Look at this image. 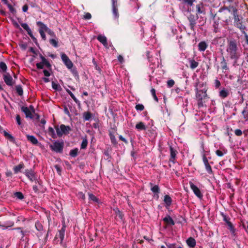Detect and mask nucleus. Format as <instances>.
<instances>
[{
  "label": "nucleus",
  "instance_id": "nucleus-10",
  "mask_svg": "<svg viewBox=\"0 0 248 248\" xmlns=\"http://www.w3.org/2000/svg\"><path fill=\"white\" fill-rule=\"evenodd\" d=\"M203 162L206 171L208 173L212 174L213 172L212 168L208 162L207 157L204 155L203 156Z\"/></svg>",
  "mask_w": 248,
  "mask_h": 248
},
{
  "label": "nucleus",
  "instance_id": "nucleus-55",
  "mask_svg": "<svg viewBox=\"0 0 248 248\" xmlns=\"http://www.w3.org/2000/svg\"><path fill=\"white\" fill-rule=\"evenodd\" d=\"M28 6L27 5H24L22 7L23 11L24 12H26L28 11Z\"/></svg>",
  "mask_w": 248,
  "mask_h": 248
},
{
  "label": "nucleus",
  "instance_id": "nucleus-56",
  "mask_svg": "<svg viewBox=\"0 0 248 248\" xmlns=\"http://www.w3.org/2000/svg\"><path fill=\"white\" fill-rule=\"evenodd\" d=\"M66 92L70 95L72 98L75 96L74 94L70 90H66Z\"/></svg>",
  "mask_w": 248,
  "mask_h": 248
},
{
  "label": "nucleus",
  "instance_id": "nucleus-17",
  "mask_svg": "<svg viewBox=\"0 0 248 248\" xmlns=\"http://www.w3.org/2000/svg\"><path fill=\"white\" fill-rule=\"evenodd\" d=\"M37 25L39 28V31H47L48 28L46 27V25H45L44 24H43L41 22H38L37 23Z\"/></svg>",
  "mask_w": 248,
  "mask_h": 248
},
{
  "label": "nucleus",
  "instance_id": "nucleus-59",
  "mask_svg": "<svg viewBox=\"0 0 248 248\" xmlns=\"http://www.w3.org/2000/svg\"><path fill=\"white\" fill-rule=\"evenodd\" d=\"M151 94L153 96L156 95L155 94V90L154 89H152L151 90Z\"/></svg>",
  "mask_w": 248,
  "mask_h": 248
},
{
  "label": "nucleus",
  "instance_id": "nucleus-30",
  "mask_svg": "<svg viewBox=\"0 0 248 248\" xmlns=\"http://www.w3.org/2000/svg\"><path fill=\"white\" fill-rule=\"evenodd\" d=\"M49 42L50 44L54 47H57L58 46V42L57 40L55 39H51L49 40Z\"/></svg>",
  "mask_w": 248,
  "mask_h": 248
},
{
  "label": "nucleus",
  "instance_id": "nucleus-43",
  "mask_svg": "<svg viewBox=\"0 0 248 248\" xmlns=\"http://www.w3.org/2000/svg\"><path fill=\"white\" fill-rule=\"evenodd\" d=\"M115 213H116L117 216H118L120 218H121V219L123 218V216L121 212L118 209H116L115 210Z\"/></svg>",
  "mask_w": 248,
  "mask_h": 248
},
{
  "label": "nucleus",
  "instance_id": "nucleus-33",
  "mask_svg": "<svg viewBox=\"0 0 248 248\" xmlns=\"http://www.w3.org/2000/svg\"><path fill=\"white\" fill-rule=\"evenodd\" d=\"M89 199L96 202H98V199L93 194H89Z\"/></svg>",
  "mask_w": 248,
  "mask_h": 248
},
{
  "label": "nucleus",
  "instance_id": "nucleus-20",
  "mask_svg": "<svg viewBox=\"0 0 248 248\" xmlns=\"http://www.w3.org/2000/svg\"><path fill=\"white\" fill-rule=\"evenodd\" d=\"M207 47V45L204 41L199 43L198 45L199 50L200 51H204L206 49Z\"/></svg>",
  "mask_w": 248,
  "mask_h": 248
},
{
  "label": "nucleus",
  "instance_id": "nucleus-41",
  "mask_svg": "<svg viewBox=\"0 0 248 248\" xmlns=\"http://www.w3.org/2000/svg\"><path fill=\"white\" fill-rule=\"evenodd\" d=\"M174 85V81L172 79L169 80L167 81V85L169 87H172Z\"/></svg>",
  "mask_w": 248,
  "mask_h": 248
},
{
  "label": "nucleus",
  "instance_id": "nucleus-57",
  "mask_svg": "<svg viewBox=\"0 0 248 248\" xmlns=\"http://www.w3.org/2000/svg\"><path fill=\"white\" fill-rule=\"evenodd\" d=\"M118 59L119 61L121 62H123L124 61L123 57L121 55H119L118 57Z\"/></svg>",
  "mask_w": 248,
  "mask_h": 248
},
{
  "label": "nucleus",
  "instance_id": "nucleus-15",
  "mask_svg": "<svg viewBox=\"0 0 248 248\" xmlns=\"http://www.w3.org/2000/svg\"><path fill=\"white\" fill-rule=\"evenodd\" d=\"M234 24L236 26H237L238 28H239L242 31L245 33L244 31L245 27L242 25V24L240 22L239 19L238 17H235L234 18Z\"/></svg>",
  "mask_w": 248,
  "mask_h": 248
},
{
  "label": "nucleus",
  "instance_id": "nucleus-48",
  "mask_svg": "<svg viewBox=\"0 0 248 248\" xmlns=\"http://www.w3.org/2000/svg\"><path fill=\"white\" fill-rule=\"evenodd\" d=\"M183 1L185 3H187L190 6H192L193 5V3L194 0H183Z\"/></svg>",
  "mask_w": 248,
  "mask_h": 248
},
{
  "label": "nucleus",
  "instance_id": "nucleus-50",
  "mask_svg": "<svg viewBox=\"0 0 248 248\" xmlns=\"http://www.w3.org/2000/svg\"><path fill=\"white\" fill-rule=\"evenodd\" d=\"M202 100L203 99H197L198 100V105L199 106V107H203V103L202 102Z\"/></svg>",
  "mask_w": 248,
  "mask_h": 248
},
{
  "label": "nucleus",
  "instance_id": "nucleus-42",
  "mask_svg": "<svg viewBox=\"0 0 248 248\" xmlns=\"http://www.w3.org/2000/svg\"><path fill=\"white\" fill-rule=\"evenodd\" d=\"M52 86L54 89L56 90H59V88L60 87L59 85H58L57 83H54V82H52Z\"/></svg>",
  "mask_w": 248,
  "mask_h": 248
},
{
  "label": "nucleus",
  "instance_id": "nucleus-3",
  "mask_svg": "<svg viewBox=\"0 0 248 248\" xmlns=\"http://www.w3.org/2000/svg\"><path fill=\"white\" fill-rule=\"evenodd\" d=\"M50 147L53 151L57 153H61L63 150V142L56 141L53 144L50 145Z\"/></svg>",
  "mask_w": 248,
  "mask_h": 248
},
{
  "label": "nucleus",
  "instance_id": "nucleus-54",
  "mask_svg": "<svg viewBox=\"0 0 248 248\" xmlns=\"http://www.w3.org/2000/svg\"><path fill=\"white\" fill-rule=\"evenodd\" d=\"M45 32L46 31H42L39 32V33H40V34L41 35V37L42 38V39L43 40H46V35H45Z\"/></svg>",
  "mask_w": 248,
  "mask_h": 248
},
{
  "label": "nucleus",
  "instance_id": "nucleus-11",
  "mask_svg": "<svg viewBox=\"0 0 248 248\" xmlns=\"http://www.w3.org/2000/svg\"><path fill=\"white\" fill-rule=\"evenodd\" d=\"M163 202L165 207L169 208L171 205L172 201L171 198L169 195H166L164 197Z\"/></svg>",
  "mask_w": 248,
  "mask_h": 248
},
{
  "label": "nucleus",
  "instance_id": "nucleus-32",
  "mask_svg": "<svg viewBox=\"0 0 248 248\" xmlns=\"http://www.w3.org/2000/svg\"><path fill=\"white\" fill-rule=\"evenodd\" d=\"M16 89L17 93L19 95H22L23 94V89H22L21 86H16Z\"/></svg>",
  "mask_w": 248,
  "mask_h": 248
},
{
  "label": "nucleus",
  "instance_id": "nucleus-61",
  "mask_svg": "<svg viewBox=\"0 0 248 248\" xmlns=\"http://www.w3.org/2000/svg\"><path fill=\"white\" fill-rule=\"evenodd\" d=\"M72 99L77 104L79 103V101L77 99V98L75 96L72 98Z\"/></svg>",
  "mask_w": 248,
  "mask_h": 248
},
{
  "label": "nucleus",
  "instance_id": "nucleus-12",
  "mask_svg": "<svg viewBox=\"0 0 248 248\" xmlns=\"http://www.w3.org/2000/svg\"><path fill=\"white\" fill-rule=\"evenodd\" d=\"M97 39L105 47H108V44L107 42V38L104 35H99L97 36Z\"/></svg>",
  "mask_w": 248,
  "mask_h": 248
},
{
  "label": "nucleus",
  "instance_id": "nucleus-46",
  "mask_svg": "<svg viewBox=\"0 0 248 248\" xmlns=\"http://www.w3.org/2000/svg\"><path fill=\"white\" fill-rule=\"evenodd\" d=\"M92 17V16L90 13H87L84 16V18L85 19H90Z\"/></svg>",
  "mask_w": 248,
  "mask_h": 248
},
{
  "label": "nucleus",
  "instance_id": "nucleus-44",
  "mask_svg": "<svg viewBox=\"0 0 248 248\" xmlns=\"http://www.w3.org/2000/svg\"><path fill=\"white\" fill-rule=\"evenodd\" d=\"M222 64V69H225L227 70L228 69L227 66L226 65V63L225 62L224 59H223V61L221 63Z\"/></svg>",
  "mask_w": 248,
  "mask_h": 248
},
{
  "label": "nucleus",
  "instance_id": "nucleus-63",
  "mask_svg": "<svg viewBox=\"0 0 248 248\" xmlns=\"http://www.w3.org/2000/svg\"><path fill=\"white\" fill-rule=\"evenodd\" d=\"M47 32L51 35H54V32L53 31H52L50 30H49V29Z\"/></svg>",
  "mask_w": 248,
  "mask_h": 248
},
{
  "label": "nucleus",
  "instance_id": "nucleus-38",
  "mask_svg": "<svg viewBox=\"0 0 248 248\" xmlns=\"http://www.w3.org/2000/svg\"><path fill=\"white\" fill-rule=\"evenodd\" d=\"M0 68L3 71H6L7 69V66L6 64L3 62H1L0 63Z\"/></svg>",
  "mask_w": 248,
  "mask_h": 248
},
{
  "label": "nucleus",
  "instance_id": "nucleus-25",
  "mask_svg": "<svg viewBox=\"0 0 248 248\" xmlns=\"http://www.w3.org/2000/svg\"><path fill=\"white\" fill-rule=\"evenodd\" d=\"M219 95L221 98H224L229 95V92L225 89H222L219 92Z\"/></svg>",
  "mask_w": 248,
  "mask_h": 248
},
{
  "label": "nucleus",
  "instance_id": "nucleus-36",
  "mask_svg": "<svg viewBox=\"0 0 248 248\" xmlns=\"http://www.w3.org/2000/svg\"><path fill=\"white\" fill-rule=\"evenodd\" d=\"M135 108L137 110L142 111L144 109V107L142 104H139L136 106Z\"/></svg>",
  "mask_w": 248,
  "mask_h": 248
},
{
  "label": "nucleus",
  "instance_id": "nucleus-22",
  "mask_svg": "<svg viewBox=\"0 0 248 248\" xmlns=\"http://www.w3.org/2000/svg\"><path fill=\"white\" fill-rule=\"evenodd\" d=\"M24 165L23 163H20L18 165L15 166L14 168V170L15 173H17L19 172L21 169L24 168Z\"/></svg>",
  "mask_w": 248,
  "mask_h": 248
},
{
  "label": "nucleus",
  "instance_id": "nucleus-49",
  "mask_svg": "<svg viewBox=\"0 0 248 248\" xmlns=\"http://www.w3.org/2000/svg\"><path fill=\"white\" fill-rule=\"evenodd\" d=\"M16 120L17 123L18 124V125H20L21 124V118L19 115H16Z\"/></svg>",
  "mask_w": 248,
  "mask_h": 248
},
{
  "label": "nucleus",
  "instance_id": "nucleus-26",
  "mask_svg": "<svg viewBox=\"0 0 248 248\" xmlns=\"http://www.w3.org/2000/svg\"><path fill=\"white\" fill-rule=\"evenodd\" d=\"M151 191L155 194H157V198H158V194L159 192V188L157 185H155L151 187Z\"/></svg>",
  "mask_w": 248,
  "mask_h": 248
},
{
  "label": "nucleus",
  "instance_id": "nucleus-6",
  "mask_svg": "<svg viewBox=\"0 0 248 248\" xmlns=\"http://www.w3.org/2000/svg\"><path fill=\"white\" fill-rule=\"evenodd\" d=\"M41 62L37 63L36 66L38 69H43L44 66L46 67L49 68L51 66L50 64L47 61V60L42 56H40Z\"/></svg>",
  "mask_w": 248,
  "mask_h": 248
},
{
  "label": "nucleus",
  "instance_id": "nucleus-37",
  "mask_svg": "<svg viewBox=\"0 0 248 248\" xmlns=\"http://www.w3.org/2000/svg\"><path fill=\"white\" fill-rule=\"evenodd\" d=\"M35 228L39 231H40L43 229L42 225L39 222H36Z\"/></svg>",
  "mask_w": 248,
  "mask_h": 248
},
{
  "label": "nucleus",
  "instance_id": "nucleus-16",
  "mask_svg": "<svg viewBox=\"0 0 248 248\" xmlns=\"http://www.w3.org/2000/svg\"><path fill=\"white\" fill-rule=\"evenodd\" d=\"M113 14L116 18L118 16V13L117 9V0H112Z\"/></svg>",
  "mask_w": 248,
  "mask_h": 248
},
{
  "label": "nucleus",
  "instance_id": "nucleus-19",
  "mask_svg": "<svg viewBox=\"0 0 248 248\" xmlns=\"http://www.w3.org/2000/svg\"><path fill=\"white\" fill-rule=\"evenodd\" d=\"M186 243L189 247L194 248L196 245V241L194 238L190 237L186 240Z\"/></svg>",
  "mask_w": 248,
  "mask_h": 248
},
{
  "label": "nucleus",
  "instance_id": "nucleus-62",
  "mask_svg": "<svg viewBox=\"0 0 248 248\" xmlns=\"http://www.w3.org/2000/svg\"><path fill=\"white\" fill-rule=\"evenodd\" d=\"M43 80L45 82H48L49 81V79L48 78H43Z\"/></svg>",
  "mask_w": 248,
  "mask_h": 248
},
{
  "label": "nucleus",
  "instance_id": "nucleus-5",
  "mask_svg": "<svg viewBox=\"0 0 248 248\" xmlns=\"http://www.w3.org/2000/svg\"><path fill=\"white\" fill-rule=\"evenodd\" d=\"M196 97L197 99H204L206 96V91L207 90L205 88H203L202 90H199L198 88H196Z\"/></svg>",
  "mask_w": 248,
  "mask_h": 248
},
{
  "label": "nucleus",
  "instance_id": "nucleus-64",
  "mask_svg": "<svg viewBox=\"0 0 248 248\" xmlns=\"http://www.w3.org/2000/svg\"><path fill=\"white\" fill-rule=\"evenodd\" d=\"M110 139L112 142H114L115 139V137L114 136H111Z\"/></svg>",
  "mask_w": 248,
  "mask_h": 248
},
{
  "label": "nucleus",
  "instance_id": "nucleus-8",
  "mask_svg": "<svg viewBox=\"0 0 248 248\" xmlns=\"http://www.w3.org/2000/svg\"><path fill=\"white\" fill-rule=\"evenodd\" d=\"M30 108L32 109L31 110L29 108L26 107H23L21 108V110L24 112L26 115L27 118H32V112H34L33 108L31 106H30Z\"/></svg>",
  "mask_w": 248,
  "mask_h": 248
},
{
  "label": "nucleus",
  "instance_id": "nucleus-35",
  "mask_svg": "<svg viewBox=\"0 0 248 248\" xmlns=\"http://www.w3.org/2000/svg\"><path fill=\"white\" fill-rule=\"evenodd\" d=\"M84 119L86 120H89L91 118V114L90 112H85L83 114Z\"/></svg>",
  "mask_w": 248,
  "mask_h": 248
},
{
  "label": "nucleus",
  "instance_id": "nucleus-13",
  "mask_svg": "<svg viewBox=\"0 0 248 248\" xmlns=\"http://www.w3.org/2000/svg\"><path fill=\"white\" fill-rule=\"evenodd\" d=\"M21 25L22 27L27 31L28 34L30 35V36L32 39L34 40L35 39L32 33V31H31V29L30 28V27H29V26L27 24L22 23L21 24Z\"/></svg>",
  "mask_w": 248,
  "mask_h": 248
},
{
  "label": "nucleus",
  "instance_id": "nucleus-7",
  "mask_svg": "<svg viewBox=\"0 0 248 248\" xmlns=\"http://www.w3.org/2000/svg\"><path fill=\"white\" fill-rule=\"evenodd\" d=\"M189 185L195 195L199 198L201 199L202 197V194L199 188L191 182H189Z\"/></svg>",
  "mask_w": 248,
  "mask_h": 248
},
{
  "label": "nucleus",
  "instance_id": "nucleus-2",
  "mask_svg": "<svg viewBox=\"0 0 248 248\" xmlns=\"http://www.w3.org/2000/svg\"><path fill=\"white\" fill-rule=\"evenodd\" d=\"M71 128L68 126H65L64 124H61L60 126L56 127L57 134L59 137H61L63 134H67L70 131Z\"/></svg>",
  "mask_w": 248,
  "mask_h": 248
},
{
  "label": "nucleus",
  "instance_id": "nucleus-1",
  "mask_svg": "<svg viewBox=\"0 0 248 248\" xmlns=\"http://www.w3.org/2000/svg\"><path fill=\"white\" fill-rule=\"evenodd\" d=\"M227 51L231 59L236 61L240 57V54L238 52L237 45L235 42L231 41L228 45Z\"/></svg>",
  "mask_w": 248,
  "mask_h": 248
},
{
  "label": "nucleus",
  "instance_id": "nucleus-18",
  "mask_svg": "<svg viewBox=\"0 0 248 248\" xmlns=\"http://www.w3.org/2000/svg\"><path fill=\"white\" fill-rule=\"evenodd\" d=\"M27 139L29 141H30L33 144L36 145L38 143V140L37 139L33 136L31 135H27Z\"/></svg>",
  "mask_w": 248,
  "mask_h": 248
},
{
  "label": "nucleus",
  "instance_id": "nucleus-47",
  "mask_svg": "<svg viewBox=\"0 0 248 248\" xmlns=\"http://www.w3.org/2000/svg\"><path fill=\"white\" fill-rule=\"evenodd\" d=\"M197 12L198 14H201L202 13V11L201 10V6L198 4L196 6Z\"/></svg>",
  "mask_w": 248,
  "mask_h": 248
},
{
  "label": "nucleus",
  "instance_id": "nucleus-24",
  "mask_svg": "<svg viewBox=\"0 0 248 248\" xmlns=\"http://www.w3.org/2000/svg\"><path fill=\"white\" fill-rule=\"evenodd\" d=\"M170 160L172 162L175 159L176 153V151L174 150L171 147H170Z\"/></svg>",
  "mask_w": 248,
  "mask_h": 248
},
{
  "label": "nucleus",
  "instance_id": "nucleus-51",
  "mask_svg": "<svg viewBox=\"0 0 248 248\" xmlns=\"http://www.w3.org/2000/svg\"><path fill=\"white\" fill-rule=\"evenodd\" d=\"M78 196L79 198H81L82 199H85V195L82 192H78Z\"/></svg>",
  "mask_w": 248,
  "mask_h": 248
},
{
  "label": "nucleus",
  "instance_id": "nucleus-28",
  "mask_svg": "<svg viewBox=\"0 0 248 248\" xmlns=\"http://www.w3.org/2000/svg\"><path fill=\"white\" fill-rule=\"evenodd\" d=\"M3 134L4 136L8 139H9L11 141H14V137L10 134H9L8 132H7L5 131H3Z\"/></svg>",
  "mask_w": 248,
  "mask_h": 248
},
{
  "label": "nucleus",
  "instance_id": "nucleus-21",
  "mask_svg": "<svg viewBox=\"0 0 248 248\" xmlns=\"http://www.w3.org/2000/svg\"><path fill=\"white\" fill-rule=\"evenodd\" d=\"M135 127L138 130H144L146 129V126L145 124L143 122H141L138 123L136 125Z\"/></svg>",
  "mask_w": 248,
  "mask_h": 248
},
{
  "label": "nucleus",
  "instance_id": "nucleus-14",
  "mask_svg": "<svg viewBox=\"0 0 248 248\" xmlns=\"http://www.w3.org/2000/svg\"><path fill=\"white\" fill-rule=\"evenodd\" d=\"M4 80L7 85L10 86L13 85V78L9 74L4 75Z\"/></svg>",
  "mask_w": 248,
  "mask_h": 248
},
{
  "label": "nucleus",
  "instance_id": "nucleus-29",
  "mask_svg": "<svg viewBox=\"0 0 248 248\" xmlns=\"http://www.w3.org/2000/svg\"><path fill=\"white\" fill-rule=\"evenodd\" d=\"M163 220L167 223H170L172 225L174 224V222L173 219L170 216L166 217L165 218H164Z\"/></svg>",
  "mask_w": 248,
  "mask_h": 248
},
{
  "label": "nucleus",
  "instance_id": "nucleus-31",
  "mask_svg": "<svg viewBox=\"0 0 248 248\" xmlns=\"http://www.w3.org/2000/svg\"><path fill=\"white\" fill-rule=\"evenodd\" d=\"M78 149L77 148L72 150L70 152V155L72 157H75L77 155Z\"/></svg>",
  "mask_w": 248,
  "mask_h": 248
},
{
  "label": "nucleus",
  "instance_id": "nucleus-60",
  "mask_svg": "<svg viewBox=\"0 0 248 248\" xmlns=\"http://www.w3.org/2000/svg\"><path fill=\"white\" fill-rule=\"evenodd\" d=\"M119 139L121 140H122V141H124V142H125V143L127 142L126 140L124 137H123L122 136H120Z\"/></svg>",
  "mask_w": 248,
  "mask_h": 248
},
{
  "label": "nucleus",
  "instance_id": "nucleus-9",
  "mask_svg": "<svg viewBox=\"0 0 248 248\" xmlns=\"http://www.w3.org/2000/svg\"><path fill=\"white\" fill-rule=\"evenodd\" d=\"M26 176L31 181H33L36 180V178L34 172L31 170H26L25 171Z\"/></svg>",
  "mask_w": 248,
  "mask_h": 248
},
{
  "label": "nucleus",
  "instance_id": "nucleus-39",
  "mask_svg": "<svg viewBox=\"0 0 248 248\" xmlns=\"http://www.w3.org/2000/svg\"><path fill=\"white\" fill-rule=\"evenodd\" d=\"M88 144V141L86 139H84L83 140L81 145V148L82 149H85L87 147Z\"/></svg>",
  "mask_w": 248,
  "mask_h": 248
},
{
  "label": "nucleus",
  "instance_id": "nucleus-27",
  "mask_svg": "<svg viewBox=\"0 0 248 248\" xmlns=\"http://www.w3.org/2000/svg\"><path fill=\"white\" fill-rule=\"evenodd\" d=\"M224 220L226 221V223L227 226H228V228L231 231H232V232H234V228H233L232 223L230 221L227 220L226 218Z\"/></svg>",
  "mask_w": 248,
  "mask_h": 248
},
{
  "label": "nucleus",
  "instance_id": "nucleus-23",
  "mask_svg": "<svg viewBox=\"0 0 248 248\" xmlns=\"http://www.w3.org/2000/svg\"><path fill=\"white\" fill-rule=\"evenodd\" d=\"M189 62L190 64V67L192 69L196 68L198 66V62L194 60H189Z\"/></svg>",
  "mask_w": 248,
  "mask_h": 248
},
{
  "label": "nucleus",
  "instance_id": "nucleus-58",
  "mask_svg": "<svg viewBox=\"0 0 248 248\" xmlns=\"http://www.w3.org/2000/svg\"><path fill=\"white\" fill-rule=\"evenodd\" d=\"M49 132L52 134H54V130L52 127H49L48 129Z\"/></svg>",
  "mask_w": 248,
  "mask_h": 248
},
{
  "label": "nucleus",
  "instance_id": "nucleus-40",
  "mask_svg": "<svg viewBox=\"0 0 248 248\" xmlns=\"http://www.w3.org/2000/svg\"><path fill=\"white\" fill-rule=\"evenodd\" d=\"M16 197L18 199H22L24 198L23 195L20 192H17L15 194Z\"/></svg>",
  "mask_w": 248,
  "mask_h": 248
},
{
  "label": "nucleus",
  "instance_id": "nucleus-52",
  "mask_svg": "<svg viewBox=\"0 0 248 248\" xmlns=\"http://www.w3.org/2000/svg\"><path fill=\"white\" fill-rule=\"evenodd\" d=\"M43 73L46 77H49L50 75V72L48 70H44Z\"/></svg>",
  "mask_w": 248,
  "mask_h": 248
},
{
  "label": "nucleus",
  "instance_id": "nucleus-34",
  "mask_svg": "<svg viewBox=\"0 0 248 248\" xmlns=\"http://www.w3.org/2000/svg\"><path fill=\"white\" fill-rule=\"evenodd\" d=\"M223 151H220L219 150H217L216 152V155L218 156H222L224 154L226 153V151L223 150Z\"/></svg>",
  "mask_w": 248,
  "mask_h": 248
},
{
  "label": "nucleus",
  "instance_id": "nucleus-45",
  "mask_svg": "<svg viewBox=\"0 0 248 248\" xmlns=\"http://www.w3.org/2000/svg\"><path fill=\"white\" fill-rule=\"evenodd\" d=\"M234 133L237 136H241L242 135V131L239 129H237L235 130Z\"/></svg>",
  "mask_w": 248,
  "mask_h": 248
},
{
  "label": "nucleus",
  "instance_id": "nucleus-4",
  "mask_svg": "<svg viewBox=\"0 0 248 248\" xmlns=\"http://www.w3.org/2000/svg\"><path fill=\"white\" fill-rule=\"evenodd\" d=\"M61 58L63 62L68 69H70L73 67V64L72 62L65 54L62 53Z\"/></svg>",
  "mask_w": 248,
  "mask_h": 248
},
{
  "label": "nucleus",
  "instance_id": "nucleus-53",
  "mask_svg": "<svg viewBox=\"0 0 248 248\" xmlns=\"http://www.w3.org/2000/svg\"><path fill=\"white\" fill-rule=\"evenodd\" d=\"M215 84L216 88H218L220 85V83L218 80L216 79L215 82Z\"/></svg>",
  "mask_w": 248,
  "mask_h": 248
}]
</instances>
